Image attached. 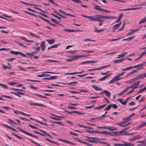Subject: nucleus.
I'll list each match as a JSON object with an SVG mask.
<instances>
[{
  "mask_svg": "<svg viewBox=\"0 0 146 146\" xmlns=\"http://www.w3.org/2000/svg\"><path fill=\"white\" fill-rule=\"evenodd\" d=\"M122 142L123 144L114 143L113 145L115 146H134V145L132 143H128L124 141Z\"/></svg>",
  "mask_w": 146,
  "mask_h": 146,
  "instance_id": "f257e3e1",
  "label": "nucleus"
},
{
  "mask_svg": "<svg viewBox=\"0 0 146 146\" xmlns=\"http://www.w3.org/2000/svg\"><path fill=\"white\" fill-rule=\"evenodd\" d=\"M99 133H101L102 134H104L106 135H109L113 136L114 135H118V132L117 131H115V132H113L112 133L110 132L107 131H100L98 132Z\"/></svg>",
  "mask_w": 146,
  "mask_h": 146,
  "instance_id": "f03ea898",
  "label": "nucleus"
},
{
  "mask_svg": "<svg viewBox=\"0 0 146 146\" xmlns=\"http://www.w3.org/2000/svg\"><path fill=\"white\" fill-rule=\"evenodd\" d=\"M17 129H18V130H19L21 132H22L25 133L26 134L28 135H29V136H30L31 137H33L34 138H35L37 139H38V137H37L36 136V135H34L30 133H29L27 131H25L20 128H19V127L17 128Z\"/></svg>",
  "mask_w": 146,
  "mask_h": 146,
  "instance_id": "7ed1b4c3",
  "label": "nucleus"
},
{
  "mask_svg": "<svg viewBox=\"0 0 146 146\" xmlns=\"http://www.w3.org/2000/svg\"><path fill=\"white\" fill-rule=\"evenodd\" d=\"M86 140L90 142L93 143H98V141L96 140V137H86Z\"/></svg>",
  "mask_w": 146,
  "mask_h": 146,
  "instance_id": "20e7f679",
  "label": "nucleus"
},
{
  "mask_svg": "<svg viewBox=\"0 0 146 146\" xmlns=\"http://www.w3.org/2000/svg\"><path fill=\"white\" fill-rule=\"evenodd\" d=\"M103 129H107L110 131L116 130L117 129V128L115 127L112 126H103Z\"/></svg>",
  "mask_w": 146,
  "mask_h": 146,
  "instance_id": "39448f33",
  "label": "nucleus"
},
{
  "mask_svg": "<svg viewBox=\"0 0 146 146\" xmlns=\"http://www.w3.org/2000/svg\"><path fill=\"white\" fill-rule=\"evenodd\" d=\"M80 16H82V17H84L85 18H87L88 19H90V20L91 21H94V16H89L88 15H85L83 14H81L80 15Z\"/></svg>",
  "mask_w": 146,
  "mask_h": 146,
  "instance_id": "423d86ee",
  "label": "nucleus"
},
{
  "mask_svg": "<svg viewBox=\"0 0 146 146\" xmlns=\"http://www.w3.org/2000/svg\"><path fill=\"white\" fill-rule=\"evenodd\" d=\"M101 18L104 19H116L117 17L114 16H106L104 15H99Z\"/></svg>",
  "mask_w": 146,
  "mask_h": 146,
  "instance_id": "0eeeda50",
  "label": "nucleus"
},
{
  "mask_svg": "<svg viewBox=\"0 0 146 146\" xmlns=\"http://www.w3.org/2000/svg\"><path fill=\"white\" fill-rule=\"evenodd\" d=\"M94 5L95 7H93L94 9H95L96 10L99 11H104L106 12H108V10H104L101 9L100 8V6H99L96 5Z\"/></svg>",
  "mask_w": 146,
  "mask_h": 146,
  "instance_id": "6e6552de",
  "label": "nucleus"
},
{
  "mask_svg": "<svg viewBox=\"0 0 146 146\" xmlns=\"http://www.w3.org/2000/svg\"><path fill=\"white\" fill-rule=\"evenodd\" d=\"M121 24V22H120L119 23L116 24L114 25L113 26V28L112 30L113 32H114L118 28L120 27Z\"/></svg>",
  "mask_w": 146,
  "mask_h": 146,
  "instance_id": "1a4fd4ad",
  "label": "nucleus"
},
{
  "mask_svg": "<svg viewBox=\"0 0 146 146\" xmlns=\"http://www.w3.org/2000/svg\"><path fill=\"white\" fill-rule=\"evenodd\" d=\"M78 59L77 55H73L70 58L67 59L66 60L68 62H71L76 60Z\"/></svg>",
  "mask_w": 146,
  "mask_h": 146,
  "instance_id": "9d476101",
  "label": "nucleus"
},
{
  "mask_svg": "<svg viewBox=\"0 0 146 146\" xmlns=\"http://www.w3.org/2000/svg\"><path fill=\"white\" fill-rule=\"evenodd\" d=\"M140 82V81H138L137 82H136L135 83H134L132 85H131L130 87H127V88H128V89H131L132 88L134 87V86H136L137 88V86H138L139 83Z\"/></svg>",
  "mask_w": 146,
  "mask_h": 146,
  "instance_id": "9b49d317",
  "label": "nucleus"
},
{
  "mask_svg": "<svg viewBox=\"0 0 146 146\" xmlns=\"http://www.w3.org/2000/svg\"><path fill=\"white\" fill-rule=\"evenodd\" d=\"M97 61L95 60L86 61L84 62H82L80 63L81 64H88L91 63H96Z\"/></svg>",
  "mask_w": 146,
  "mask_h": 146,
  "instance_id": "f8f14e48",
  "label": "nucleus"
},
{
  "mask_svg": "<svg viewBox=\"0 0 146 146\" xmlns=\"http://www.w3.org/2000/svg\"><path fill=\"white\" fill-rule=\"evenodd\" d=\"M111 73H109L107 75L104 76V77L101 78L99 80L100 81H102L104 80H105L106 78H108L109 76H110L111 75Z\"/></svg>",
  "mask_w": 146,
  "mask_h": 146,
  "instance_id": "ddd939ff",
  "label": "nucleus"
},
{
  "mask_svg": "<svg viewBox=\"0 0 146 146\" xmlns=\"http://www.w3.org/2000/svg\"><path fill=\"white\" fill-rule=\"evenodd\" d=\"M127 53L126 52H122L120 54H118L117 55V58H122Z\"/></svg>",
  "mask_w": 146,
  "mask_h": 146,
  "instance_id": "4468645a",
  "label": "nucleus"
},
{
  "mask_svg": "<svg viewBox=\"0 0 146 146\" xmlns=\"http://www.w3.org/2000/svg\"><path fill=\"white\" fill-rule=\"evenodd\" d=\"M40 47L42 51H43L45 48V42L44 41L41 42L40 43Z\"/></svg>",
  "mask_w": 146,
  "mask_h": 146,
  "instance_id": "2eb2a0df",
  "label": "nucleus"
},
{
  "mask_svg": "<svg viewBox=\"0 0 146 146\" xmlns=\"http://www.w3.org/2000/svg\"><path fill=\"white\" fill-rule=\"evenodd\" d=\"M30 105H32L33 106H37L40 107H45L46 106L43 105V104H39L38 103H30Z\"/></svg>",
  "mask_w": 146,
  "mask_h": 146,
  "instance_id": "dca6fc26",
  "label": "nucleus"
},
{
  "mask_svg": "<svg viewBox=\"0 0 146 146\" xmlns=\"http://www.w3.org/2000/svg\"><path fill=\"white\" fill-rule=\"evenodd\" d=\"M117 101L119 102L122 105H125L126 104V102L123 99L121 98H118L117 99Z\"/></svg>",
  "mask_w": 146,
  "mask_h": 146,
  "instance_id": "f3484780",
  "label": "nucleus"
},
{
  "mask_svg": "<svg viewBox=\"0 0 146 146\" xmlns=\"http://www.w3.org/2000/svg\"><path fill=\"white\" fill-rule=\"evenodd\" d=\"M11 93L13 94H14L16 96H19V97L20 98L21 97L19 95L20 94V95H23L25 94V93H22V92H17L16 93H14V92H11Z\"/></svg>",
  "mask_w": 146,
  "mask_h": 146,
  "instance_id": "a211bd4d",
  "label": "nucleus"
},
{
  "mask_svg": "<svg viewBox=\"0 0 146 146\" xmlns=\"http://www.w3.org/2000/svg\"><path fill=\"white\" fill-rule=\"evenodd\" d=\"M146 63V62L145 63H142L141 64H139L137 65H135V66H131V68L132 69L133 68H137L138 67L142 66L145 64Z\"/></svg>",
  "mask_w": 146,
  "mask_h": 146,
  "instance_id": "6ab92c4d",
  "label": "nucleus"
},
{
  "mask_svg": "<svg viewBox=\"0 0 146 146\" xmlns=\"http://www.w3.org/2000/svg\"><path fill=\"white\" fill-rule=\"evenodd\" d=\"M139 79L143 78L146 77V73L143 74H140L137 75Z\"/></svg>",
  "mask_w": 146,
  "mask_h": 146,
  "instance_id": "aec40b11",
  "label": "nucleus"
},
{
  "mask_svg": "<svg viewBox=\"0 0 146 146\" xmlns=\"http://www.w3.org/2000/svg\"><path fill=\"white\" fill-rule=\"evenodd\" d=\"M125 59V58L124 59H121L120 60H113V63H119L122 62L123 61H124Z\"/></svg>",
  "mask_w": 146,
  "mask_h": 146,
  "instance_id": "412c9836",
  "label": "nucleus"
},
{
  "mask_svg": "<svg viewBox=\"0 0 146 146\" xmlns=\"http://www.w3.org/2000/svg\"><path fill=\"white\" fill-rule=\"evenodd\" d=\"M34 54L35 53L33 52H32L31 53L27 52L26 54L27 55L26 57H30L31 56H33Z\"/></svg>",
  "mask_w": 146,
  "mask_h": 146,
  "instance_id": "4be33fe9",
  "label": "nucleus"
},
{
  "mask_svg": "<svg viewBox=\"0 0 146 146\" xmlns=\"http://www.w3.org/2000/svg\"><path fill=\"white\" fill-rule=\"evenodd\" d=\"M84 72V71H81L79 72H75L72 73H67L65 74V75H74L76 74H78Z\"/></svg>",
  "mask_w": 146,
  "mask_h": 146,
  "instance_id": "5701e85b",
  "label": "nucleus"
},
{
  "mask_svg": "<svg viewBox=\"0 0 146 146\" xmlns=\"http://www.w3.org/2000/svg\"><path fill=\"white\" fill-rule=\"evenodd\" d=\"M104 92L106 94V96L108 97H110V96L111 94L107 90H104Z\"/></svg>",
  "mask_w": 146,
  "mask_h": 146,
  "instance_id": "b1692460",
  "label": "nucleus"
},
{
  "mask_svg": "<svg viewBox=\"0 0 146 146\" xmlns=\"http://www.w3.org/2000/svg\"><path fill=\"white\" fill-rule=\"evenodd\" d=\"M46 40L48 43L50 44H53L55 42L54 40L46 39Z\"/></svg>",
  "mask_w": 146,
  "mask_h": 146,
  "instance_id": "393cba45",
  "label": "nucleus"
},
{
  "mask_svg": "<svg viewBox=\"0 0 146 146\" xmlns=\"http://www.w3.org/2000/svg\"><path fill=\"white\" fill-rule=\"evenodd\" d=\"M92 88L96 91H101L102 90V89L96 86L95 85H93L92 86Z\"/></svg>",
  "mask_w": 146,
  "mask_h": 146,
  "instance_id": "a878e982",
  "label": "nucleus"
},
{
  "mask_svg": "<svg viewBox=\"0 0 146 146\" xmlns=\"http://www.w3.org/2000/svg\"><path fill=\"white\" fill-rule=\"evenodd\" d=\"M20 2L23 4H25L29 5H33L34 6V7H35V6H37V5H35V4H32V3H28L24 2L22 1H20Z\"/></svg>",
  "mask_w": 146,
  "mask_h": 146,
  "instance_id": "bb28decb",
  "label": "nucleus"
},
{
  "mask_svg": "<svg viewBox=\"0 0 146 146\" xmlns=\"http://www.w3.org/2000/svg\"><path fill=\"white\" fill-rule=\"evenodd\" d=\"M99 15H96V16H94V21H97L99 18H101Z\"/></svg>",
  "mask_w": 146,
  "mask_h": 146,
  "instance_id": "cd10ccee",
  "label": "nucleus"
},
{
  "mask_svg": "<svg viewBox=\"0 0 146 146\" xmlns=\"http://www.w3.org/2000/svg\"><path fill=\"white\" fill-rule=\"evenodd\" d=\"M122 119L125 123L129 121L130 120V119L128 117H127L126 118H123Z\"/></svg>",
  "mask_w": 146,
  "mask_h": 146,
  "instance_id": "c85d7f7f",
  "label": "nucleus"
},
{
  "mask_svg": "<svg viewBox=\"0 0 146 146\" xmlns=\"http://www.w3.org/2000/svg\"><path fill=\"white\" fill-rule=\"evenodd\" d=\"M106 105L104 104L102 106H100L96 108H94V109L96 110H99L100 109H102Z\"/></svg>",
  "mask_w": 146,
  "mask_h": 146,
  "instance_id": "c756f323",
  "label": "nucleus"
},
{
  "mask_svg": "<svg viewBox=\"0 0 146 146\" xmlns=\"http://www.w3.org/2000/svg\"><path fill=\"white\" fill-rule=\"evenodd\" d=\"M19 52L11 51L10 52V53L11 54H14L16 55H18L19 54Z\"/></svg>",
  "mask_w": 146,
  "mask_h": 146,
  "instance_id": "7c9ffc66",
  "label": "nucleus"
},
{
  "mask_svg": "<svg viewBox=\"0 0 146 146\" xmlns=\"http://www.w3.org/2000/svg\"><path fill=\"white\" fill-rule=\"evenodd\" d=\"M78 83L77 82H73L68 83V85L74 86L76 85Z\"/></svg>",
  "mask_w": 146,
  "mask_h": 146,
  "instance_id": "2f4dec72",
  "label": "nucleus"
},
{
  "mask_svg": "<svg viewBox=\"0 0 146 146\" xmlns=\"http://www.w3.org/2000/svg\"><path fill=\"white\" fill-rule=\"evenodd\" d=\"M121 78H120L119 77V76L117 75L114 77V79L115 80L116 82L117 81L120 79H121Z\"/></svg>",
  "mask_w": 146,
  "mask_h": 146,
  "instance_id": "473e14b6",
  "label": "nucleus"
},
{
  "mask_svg": "<svg viewBox=\"0 0 146 146\" xmlns=\"http://www.w3.org/2000/svg\"><path fill=\"white\" fill-rule=\"evenodd\" d=\"M145 22H146V17L141 20H140L139 23V24L141 23H143Z\"/></svg>",
  "mask_w": 146,
  "mask_h": 146,
  "instance_id": "72a5a7b5",
  "label": "nucleus"
},
{
  "mask_svg": "<svg viewBox=\"0 0 146 146\" xmlns=\"http://www.w3.org/2000/svg\"><path fill=\"white\" fill-rule=\"evenodd\" d=\"M38 17L40 19H41L42 20H43L44 21H46L47 22H48V23H49V20L46 19H45V18H44L40 16H38Z\"/></svg>",
  "mask_w": 146,
  "mask_h": 146,
  "instance_id": "f704fd0d",
  "label": "nucleus"
},
{
  "mask_svg": "<svg viewBox=\"0 0 146 146\" xmlns=\"http://www.w3.org/2000/svg\"><path fill=\"white\" fill-rule=\"evenodd\" d=\"M146 124V121L145 123H142L138 127V128H140L145 126Z\"/></svg>",
  "mask_w": 146,
  "mask_h": 146,
  "instance_id": "c9c22d12",
  "label": "nucleus"
},
{
  "mask_svg": "<svg viewBox=\"0 0 146 146\" xmlns=\"http://www.w3.org/2000/svg\"><path fill=\"white\" fill-rule=\"evenodd\" d=\"M111 107V104H110L104 109V110L105 111L109 110L110 109Z\"/></svg>",
  "mask_w": 146,
  "mask_h": 146,
  "instance_id": "e433bc0d",
  "label": "nucleus"
},
{
  "mask_svg": "<svg viewBox=\"0 0 146 146\" xmlns=\"http://www.w3.org/2000/svg\"><path fill=\"white\" fill-rule=\"evenodd\" d=\"M51 122L53 123H55L58 124L60 125H63L62 123L61 122L59 121H51Z\"/></svg>",
  "mask_w": 146,
  "mask_h": 146,
  "instance_id": "4c0bfd02",
  "label": "nucleus"
},
{
  "mask_svg": "<svg viewBox=\"0 0 146 146\" xmlns=\"http://www.w3.org/2000/svg\"><path fill=\"white\" fill-rule=\"evenodd\" d=\"M139 80V78L137 76L136 77H135L133 78V79H131V80H132V82H134Z\"/></svg>",
  "mask_w": 146,
  "mask_h": 146,
  "instance_id": "58836bf2",
  "label": "nucleus"
},
{
  "mask_svg": "<svg viewBox=\"0 0 146 146\" xmlns=\"http://www.w3.org/2000/svg\"><path fill=\"white\" fill-rule=\"evenodd\" d=\"M63 31H67L69 33L73 32L74 31L73 30L69 29H64Z\"/></svg>",
  "mask_w": 146,
  "mask_h": 146,
  "instance_id": "ea45409f",
  "label": "nucleus"
},
{
  "mask_svg": "<svg viewBox=\"0 0 146 146\" xmlns=\"http://www.w3.org/2000/svg\"><path fill=\"white\" fill-rule=\"evenodd\" d=\"M0 86H1L3 88V89H7L8 86H7L5 84H0Z\"/></svg>",
  "mask_w": 146,
  "mask_h": 146,
  "instance_id": "a19ab883",
  "label": "nucleus"
},
{
  "mask_svg": "<svg viewBox=\"0 0 146 146\" xmlns=\"http://www.w3.org/2000/svg\"><path fill=\"white\" fill-rule=\"evenodd\" d=\"M146 54V50L144 52H142L139 55V58H141Z\"/></svg>",
  "mask_w": 146,
  "mask_h": 146,
  "instance_id": "79ce46f5",
  "label": "nucleus"
},
{
  "mask_svg": "<svg viewBox=\"0 0 146 146\" xmlns=\"http://www.w3.org/2000/svg\"><path fill=\"white\" fill-rule=\"evenodd\" d=\"M51 14L54 17H55L56 18H57L59 20H61V18L59 16L53 14L52 13H51Z\"/></svg>",
  "mask_w": 146,
  "mask_h": 146,
  "instance_id": "37998d69",
  "label": "nucleus"
},
{
  "mask_svg": "<svg viewBox=\"0 0 146 146\" xmlns=\"http://www.w3.org/2000/svg\"><path fill=\"white\" fill-rule=\"evenodd\" d=\"M137 88V87L135 86H134V87H133V89H132L130 92H128L127 93V94H130L131 93H132L134 91V90H135V89L136 88Z\"/></svg>",
  "mask_w": 146,
  "mask_h": 146,
  "instance_id": "c03bdc74",
  "label": "nucleus"
},
{
  "mask_svg": "<svg viewBox=\"0 0 146 146\" xmlns=\"http://www.w3.org/2000/svg\"><path fill=\"white\" fill-rule=\"evenodd\" d=\"M104 30L103 29H101L100 30H97V29H95L94 31L96 32L97 33H101L102 32H103L104 31Z\"/></svg>",
  "mask_w": 146,
  "mask_h": 146,
  "instance_id": "a18cd8bd",
  "label": "nucleus"
},
{
  "mask_svg": "<svg viewBox=\"0 0 146 146\" xmlns=\"http://www.w3.org/2000/svg\"><path fill=\"white\" fill-rule=\"evenodd\" d=\"M33 132L34 133H37V134H40V135L42 136H46V135L43 134H42L41 133H40V132H38V131H33Z\"/></svg>",
  "mask_w": 146,
  "mask_h": 146,
  "instance_id": "49530a36",
  "label": "nucleus"
},
{
  "mask_svg": "<svg viewBox=\"0 0 146 146\" xmlns=\"http://www.w3.org/2000/svg\"><path fill=\"white\" fill-rule=\"evenodd\" d=\"M43 92H55V90H42Z\"/></svg>",
  "mask_w": 146,
  "mask_h": 146,
  "instance_id": "de8ad7c7",
  "label": "nucleus"
},
{
  "mask_svg": "<svg viewBox=\"0 0 146 146\" xmlns=\"http://www.w3.org/2000/svg\"><path fill=\"white\" fill-rule=\"evenodd\" d=\"M98 143H102V144H105L107 146H110V145L109 144H108L105 142H103V141H99V142L98 141Z\"/></svg>",
  "mask_w": 146,
  "mask_h": 146,
  "instance_id": "09e8293b",
  "label": "nucleus"
},
{
  "mask_svg": "<svg viewBox=\"0 0 146 146\" xmlns=\"http://www.w3.org/2000/svg\"><path fill=\"white\" fill-rule=\"evenodd\" d=\"M111 107H112L114 109H116L118 108V106L115 104H111Z\"/></svg>",
  "mask_w": 146,
  "mask_h": 146,
  "instance_id": "8fccbe9b",
  "label": "nucleus"
},
{
  "mask_svg": "<svg viewBox=\"0 0 146 146\" xmlns=\"http://www.w3.org/2000/svg\"><path fill=\"white\" fill-rule=\"evenodd\" d=\"M88 56V55H77V57L78 59L80 58V57H86Z\"/></svg>",
  "mask_w": 146,
  "mask_h": 146,
  "instance_id": "3c124183",
  "label": "nucleus"
},
{
  "mask_svg": "<svg viewBox=\"0 0 146 146\" xmlns=\"http://www.w3.org/2000/svg\"><path fill=\"white\" fill-rule=\"evenodd\" d=\"M34 94L35 95L37 96H38L40 97H42V98H47L46 97L42 96V95H39L38 94L35 93V94Z\"/></svg>",
  "mask_w": 146,
  "mask_h": 146,
  "instance_id": "603ef678",
  "label": "nucleus"
},
{
  "mask_svg": "<svg viewBox=\"0 0 146 146\" xmlns=\"http://www.w3.org/2000/svg\"><path fill=\"white\" fill-rule=\"evenodd\" d=\"M129 140L130 141H132L136 140V139L135 137H132L131 138L129 139Z\"/></svg>",
  "mask_w": 146,
  "mask_h": 146,
  "instance_id": "864d4df0",
  "label": "nucleus"
},
{
  "mask_svg": "<svg viewBox=\"0 0 146 146\" xmlns=\"http://www.w3.org/2000/svg\"><path fill=\"white\" fill-rule=\"evenodd\" d=\"M3 67L4 69H8L9 68H10V67L7 66L5 65L4 64H2Z\"/></svg>",
  "mask_w": 146,
  "mask_h": 146,
  "instance_id": "5fc2aeb1",
  "label": "nucleus"
},
{
  "mask_svg": "<svg viewBox=\"0 0 146 146\" xmlns=\"http://www.w3.org/2000/svg\"><path fill=\"white\" fill-rule=\"evenodd\" d=\"M142 69V68H141L140 69L139 68L138 70L135 69V70H134L132 71L131 72H130V73H131V74H133V73H135L137 72L138 70H139V69Z\"/></svg>",
  "mask_w": 146,
  "mask_h": 146,
  "instance_id": "6e6d98bb",
  "label": "nucleus"
},
{
  "mask_svg": "<svg viewBox=\"0 0 146 146\" xmlns=\"http://www.w3.org/2000/svg\"><path fill=\"white\" fill-rule=\"evenodd\" d=\"M136 140L137 139H141L142 138V136H140L139 135H137L136 136H135Z\"/></svg>",
  "mask_w": 146,
  "mask_h": 146,
  "instance_id": "4d7b16f0",
  "label": "nucleus"
},
{
  "mask_svg": "<svg viewBox=\"0 0 146 146\" xmlns=\"http://www.w3.org/2000/svg\"><path fill=\"white\" fill-rule=\"evenodd\" d=\"M29 126L32 128H33L34 129H38V128L37 127L34 126L33 125H31V124H29Z\"/></svg>",
  "mask_w": 146,
  "mask_h": 146,
  "instance_id": "13d9d810",
  "label": "nucleus"
},
{
  "mask_svg": "<svg viewBox=\"0 0 146 146\" xmlns=\"http://www.w3.org/2000/svg\"><path fill=\"white\" fill-rule=\"evenodd\" d=\"M115 82H116L114 78L110 81L109 82V84H112Z\"/></svg>",
  "mask_w": 146,
  "mask_h": 146,
  "instance_id": "bf43d9fd",
  "label": "nucleus"
},
{
  "mask_svg": "<svg viewBox=\"0 0 146 146\" xmlns=\"http://www.w3.org/2000/svg\"><path fill=\"white\" fill-rule=\"evenodd\" d=\"M105 114L103 115L101 117H98V118L99 119H101L107 116V115L105 116Z\"/></svg>",
  "mask_w": 146,
  "mask_h": 146,
  "instance_id": "052dcab7",
  "label": "nucleus"
},
{
  "mask_svg": "<svg viewBox=\"0 0 146 146\" xmlns=\"http://www.w3.org/2000/svg\"><path fill=\"white\" fill-rule=\"evenodd\" d=\"M36 12V13H38L42 15V16H44L45 17L48 18V17L47 15H46L45 14H44L43 13H40L38 12Z\"/></svg>",
  "mask_w": 146,
  "mask_h": 146,
  "instance_id": "680f3d73",
  "label": "nucleus"
},
{
  "mask_svg": "<svg viewBox=\"0 0 146 146\" xmlns=\"http://www.w3.org/2000/svg\"><path fill=\"white\" fill-rule=\"evenodd\" d=\"M88 74H80V75H77V76H79V77H84L86 75H87Z\"/></svg>",
  "mask_w": 146,
  "mask_h": 146,
  "instance_id": "e2e57ef3",
  "label": "nucleus"
},
{
  "mask_svg": "<svg viewBox=\"0 0 146 146\" xmlns=\"http://www.w3.org/2000/svg\"><path fill=\"white\" fill-rule=\"evenodd\" d=\"M2 108L7 110H9L10 108L8 106H3L2 107Z\"/></svg>",
  "mask_w": 146,
  "mask_h": 146,
  "instance_id": "0e129e2a",
  "label": "nucleus"
},
{
  "mask_svg": "<svg viewBox=\"0 0 146 146\" xmlns=\"http://www.w3.org/2000/svg\"><path fill=\"white\" fill-rule=\"evenodd\" d=\"M131 69V66H130L128 67L127 68H126L125 69H123L122 70L123 71H126V70H129Z\"/></svg>",
  "mask_w": 146,
  "mask_h": 146,
  "instance_id": "69168bd1",
  "label": "nucleus"
},
{
  "mask_svg": "<svg viewBox=\"0 0 146 146\" xmlns=\"http://www.w3.org/2000/svg\"><path fill=\"white\" fill-rule=\"evenodd\" d=\"M58 11L61 13L62 14L65 15H66V12H65V11L61 10V9H58Z\"/></svg>",
  "mask_w": 146,
  "mask_h": 146,
  "instance_id": "338daca9",
  "label": "nucleus"
},
{
  "mask_svg": "<svg viewBox=\"0 0 146 146\" xmlns=\"http://www.w3.org/2000/svg\"><path fill=\"white\" fill-rule=\"evenodd\" d=\"M135 113H133L131 114L130 115L128 116L130 119V118L131 117H133V116H134L135 115Z\"/></svg>",
  "mask_w": 146,
  "mask_h": 146,
  "instance_id": "774afa93",
  "label": "nucleus"
}]
</instances>
